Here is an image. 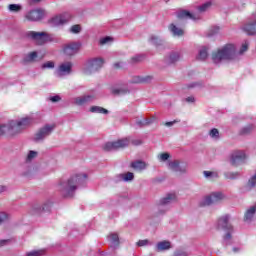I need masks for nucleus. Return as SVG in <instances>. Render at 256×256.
I'll use <instances>...</instances> for the list:
<instances>
[{
	"mask_svg": "<svg viewBox=\"0 0 256 256\" xmlns=\"http://www.w3.org/2000/svg\"><path fill=\"white\" fill-rule=\"evenodd\" d=\"M241 174L239 172H226L224 173L225 179H239Z\"/></svg>",
	"mask_w": 256,
	"mask_h": 256,
	"instance_id": "obj_39",
	"label": "nucleus"
},
{
	"mask_svg": "<svg viewBox=\"0 0 256 256\" xmlns=\"http://www.w3.org/2000/svg\"><path fill=\"white\" fill-rule=\"evenodd\" d=\"M209 135L211 139H219V130L217 128H213L210 130Z\"/></svg>",
	"mask_w": 256,
	"mask_h": 256,
	"instance_id": "obj_46",
	"label": "nucleus"
},
{
	"mask_svg": "<svg viewBox=\"0 0 256 256\" xmlns=\"http://www.w3.org/2000/svg\"><path fill=\"white\" fill-rule=\"evenodd\" d=\"M51 202H46L39 208V211H50L51 210Z\"/></svg>",
	"mask_w": 256,
	"mask_h": 256,
	"instance_id": "obj_50",
	"label": "nucleus"
},
{
	"mask_svg": "<svg viewBox=\"0 0 256 256\" xmlns=\"http://www.w3.org/2000/svg\"><path fill=\"white\" fill-rule=\"evenodd\" d=\"M171 243L167 240L164 241H160L156 244V251H158V253H161L162 251H169V249H171Z\"/></svg>",
	"mask_w": 256,
	"mask_h": 256,
	"instance_id": "obj_23",
	"label": "nucleus"
},
{
	"mask_svg": "<svg viewBox=\"0 0 256 256\" xmlns=\"http://www.w3.org/2000/svg\"><path fill=\"white\" fill-rule=\"evenodd\" d=\"M254 129V126L253 125H247L245 126L244 128H242L241 130V134L242 135H249V133H251V131H253Z\"/></svg>",
	"mask_w": 256,
	"mask_h": 256,
	"instance_id": "obj_45",
	"label": "nucleus"
},
{
	"mask_svg": "<svg viewBox=\"0 0 256 256\" xmlns=\"http://www.w3.org/2000/svg\"><path fill=\"white\" fill-rule=\"evenodd\" d=\"M86 179L87 174H76L71 176L67 181H63L58 185V191L62 197L69 199L75 195L79 185H83Z\"/></svg>",
	"mask_w": 256,
	"mask_h": 256,
	"instance_id": "obj_1",
	"label": "nucleus"
},
{
	"mask_svg": "<svg viewBox=\"0 0 256 256\" xmlns=\"http://www.w3.org/2000/svg\"><path fill=\"white\" fill-rule=\"evenodd\" d=\"M209 57V53L207 52V47L203 46L196 57L198 61H205Z\"/></svg>",
	"mask_w": 256,
	"mask_h": 256,
	"instance_id": "obj_28",
	"label": "nucleus"
},
{
	"mask_svg": "<svg viewBox=\"0 0 256 256\" xmlns=\"http://www.w3.org/2000/svg\"><path fill=\"white\" fill-rule=\"evenodd\" d=\"M69 22V14H60L52 17L48 23L51 27H61V25H65V23Z\"/></svg>",
	"mask_w": 256,
	"mask_h": 256,
	"instance_id": "obj_14",
	"label": "nucleus"
},
{
	"mask_svg": "<svg viewBox=\"0 0 256 256\" xmlns=\"http://www.w3.org/2000/svg\"><path fill=\"white\" fill-rule=\"evenodd\" d=\"M177 17L178 19H192L193 21H197V19L200 18L199 15H194L187 10H182L178 12Z\"/></svg>",
	"mask_w": 256,
	"mask_h": 256,
	"instance_id": "obj_21",
	"label": "nucleus"
},
{
	"mask_svg": "<svg viewBox=\"0 0 256 256\" xmlns=\"http://www.w3.org/2000/svg\"><path fill=\"white\" fill-rule=\"evenodd\" d=\"M219 31H221V28H219V26H213L209 29L208 35L209 37H213L214 35H218Z\"/></svg>",
	"mask_w": 256,
	"mask_h": 256,
	"instance_id": "obj_42",
	"label": "nucleus"
},
{
	"mask_svg": "<svg viewBox=\"0 0 256 256\" xmlns=\"http://www.w3.org/2000/svg\"><path fill=\"white\" fill-rule=\"evenodd\" d=\"M168 169L174 173L184 174L187 173L188 165L186 162L174 160L168 162Z\"/></svg>",
	"mask_w": 256,
	"mask_h": 256,
	"instance_id": "obj_10",
	"label": "nucleus"
},
{
	"mask_svg": "<svg viewBox=\"0 0 256 256\" xmlns=\"http://www.w3.org/2000/svg\"><path fill=\"white\" fill-rule=\"evenodd\" d=\"M37 57L38 55L36 51L30 52L24 56L23 61L24 63H34V61L37 60Z\"/></svg>",
	"mask_w": 256,
	"mask_h": 256,
	"instance_id": "obj_27",
	"label": "nucleus"
},
{
	"mask_svg": "<svg viewBox=\"0 0 256 256\" xmlns=\"http://www.w3.org/2000/svg\"><path fill=\"white\" fill-rule=\"evenodd\" d=\"M153 79L151 76H136L133 78L132 83H150Z\"/></svg>",
	"mask_w": 256,
	"mask_h": 256,
	"instance_id": "obj_30",
	"label": "nucleus"
},
{
	"mask_svg": "<svg viewBox=\"0 0 256 256\" xmlns=\"http://www.w3.org/2000/svg\"><path fill=\"white\" fill-rule=\"evenodd\" d=\"M50 101H52V103H57V102L61 101V97L53 96L50 98Z\"/></svg>",
	"mask_w": 256,
	"mask_h": 256,
	"instance_id": "obj_55",
	"label": "nucleus"
},
{
	"mask_svg": "<svg viewBox=\"0 0 256 256\" xmlns=\"http://www.w3.org/2000/svg\"><path fill=\"white\" fill-rule=\"evenodd\" d=\"M73 69V63L71 61L62 62L56 69L57 77H65L71 75Z\"/></svg>",
	"mask_w": 256,
	"mask_h": 256,
	"instance_id": "obj_12",
	"label": "nucleus"
},
{
	"mask_svg": "<svg viewBox=\"0 0 256 256\" xmlns=\"http://www.w3.org/2000/svg\"><path fill=\"white\" fill-rule=\"evenodd\" d=\"M95 99V96L93 95H84L79 96L73 99L74 105H78L79 107L86 105V103H91Z\"/></svg>",
	"mask_w": 256,
	"mask_h": 256,
	"instance_id": "obj_19",
	"label": "nucleus"
},
{
	"mask_svg": "<svg viewBox=\"0 0 256 256\" xmlns=\"http://www.w3.org/2000/svg\"><path fill=\"white\" fill-rule=\"evenodd\" d=\"M33 173H35V167H31L29 169V171L28 172H24L23 175H24V177H31V175H33Z\"/></svg>",
	"mask_w": 256,
	"mask_h": 256,
	"instance_id": "obj_52",
	"label": "nucleus"
},
{
	"mask_svg": "<svg viewBox=\"0 0 256 256\" xmlns=\"http://www.w3.org/2000/svg\"><path fill=\"white\" fill-rule=\"evenodd\" d=\"M103 59L102 58H92L86 61L84 64L83 72L85 75H93V73H97L101 67H103Z\"/></svg>",
	"mask_w": 256,
	"mask_h": 256,
	"instance_id": "obj_6",
	"label": "nucleus"
},
{
	"mask_svg": "<svg viewBox=\"0 0 256 256\" xmlns=\"http://www.w3.org/2000/svg\"><path fill=\"white\" fill-rule=\"evenodd\" d=\"M27 37H30V39L36 41L38 45H45V43H48V41H53V35L47 32L29 31L27 33Z\"/></svg>",
	"mask_w": 256,
	"mask_h": 256,
	"instance_id": "obj_8",
	"label": "nucleus"
},
{
	"mask_svg": "<svg viewBox=\"0 0 256 256\" xmlns=\"http://www.w3.org/2000/svg\"><path fill=\"white\" fill-rule=\"evenodd\" d=\"M70 33H74V34L81 33V26L79 24L73 25L70 28Z\"/></svg>",
	"mask_w": 256,
	"mask_h": 256,
	"instance_id": "obj_47",
	"label": "nucleus"
},
{
	"mask_svg": "<svg viewBox=\"0 0 256 256\" xmlns=\"http://www.w3.org/2000/svg\"><path fill=\"white\" fill-rule=\"evenodd\" d=\"M248 49H249V42L248 41L243 42L240 50L237 52V57H239V55H243L244 53H246Z\"/></svg>",
	"mask_w": 256,
	"mask_h": 256,
	"instance_id": "obj_37",
	"label": "nucleus"
},
{
	"mask_svg": "<svg viewBox=\"0 0 256 256\" xmlns=\"http://www.w3.org/2000/svg\"><path fill=\"white\" fill-rule=\"evenodd\" d=\"M203 175L206 179H217V177H219V174L217 172L212 171H204Z\"/></svg>",
	"mask_w": 256,
	"mask_h": 256,
	"instance_id": "obj_38",
	"label": "nucleus"
},
{
	"mask_svg": "<svg viewBox=\"0 0 256 256\" xmlns=\"http://www.w3.org/2000/svg\"><path fill=\"white\" fill-rule=\"evenodd\" d=\"M41 0H32V3H39Z\"/></svg>",
	"mask_w": 256,
	"mask_h": 256,
	"instance_id": "obj_62",
	"label": "nucleus"
},
{
	"mask_svg": "<svg viewBox=\"0 0 256 256\" xmlns=\"http://www.w3.org/2000/svg\"><path fill=\"white\" fill-rule=\"evenodd\" d=\"M5 133H8V135H11L10 122H8L7 124L0 125V137H1V135H5Z\"/></svg>",
	"mask_w": 256,
	"mask_h": 256,
	"instance_id": "obj_33",
	"label": "nucleus"
},
{
	"mask_svg": "<svg viewBox=\"0 0 256 256\" xmlns=\"http://www.w3.org/2000/svg\"><path fill=\"white\" fill-rule=\"evenodd\" d=\"M22 6L19 5V4H10L8 6V10L11 12V13H19V11H21Z\"/></svg>",
	"mask_w": 256,
	"mask_h": 256,
	"instance_id": "obj_36",
	"label": "nucleus"
},
{
	"mask_svg": "<svg viewBox=\"0 0 256 256\" xmlns=\"http://www.w3.org/2000/svg\"><path fill=\"white\" fill-rule=\"evenodd\" d=\"M143 59H145L144 55L137 54L130 59V63H139V61H143Z\"/></svg>",
	"mask_w": 256,
	"mask_h": 256,
	"instance_id": "obj_44",
	"label": "nucleus"
},
{
	"mask_svg": "<svg viewBox=\"0 0 256 256\" xmlns=\"http://www.w3.org/2000/svg\"><path fill=\"white\" fill-rule=\"evenodd\" d=\"M45 255V249L32 250L26 253V256H43Z\"/></svg>",
	"mask_w": 256,
	"mask_h": 256,
	"instance_id": "obj_40",
	"label": "nucleus"
},
{
	"mask_svg": "<svg viewBox=\"0 0 256 256\" xmlns=\"http://www.w3.org/2000/svg\"><path fill=\"white\" fill-rule=\"evenodd\" d=\"M80 49L81 42H70L63 47L64 54H66L68 57H73V55H77Z\"/></svg>",
	"mask_w": 256,
	"mask_h": 256,
	"instance_id": "obj_13",
	"label": "nucleus"
},
{
	"mask_svg": "<svg viewBox=\"0 0 256 256\" xmlns=\"http://www.w3.org/2000/svg\"><path fill=\"white\" fill-rule=\"evenodd\" d=\"M90 113H99L101 115H108L109 110H107L101 106H92V107H90Z\"/></svg>",
	"mask_w": 256,
	"mask_h": 256,
	"instance_id": "obj_29",
	"label": "nucleus"
},
{
	"mask_svg": "<svg viewBox=\"0 0 256 256\" xmlns=\"http://www.w3.org/2000/svg\"><path fill=\"white\" fill-rule=\"evenodd\" d=\"M55 131V124H46L43 127H41L34 135V141L36 143H41V141H45L51 133Z\"/></svg>",
	"mask_w": 256,
	"mask_h": 256,
	"instance_id": "obj_7",
	"label": "nucleus"
},
{
	"mask_svg": "<svg viewBox=\"0 0 256 256\" xmlns=\"http://www.w3.org/2000/svg\"><path fill=\"white\" fill-rule=\"evenodd\" d=\"M111 41H113V38L106 36L104 38H101L99 43L100 45H107V43H111Z\"/></svg>",
	"mask_w": 256,
	"mask_h": 256,
	"instance_id": "obj_48",
	"label": "nucleus"
},
{
	"mask_svg": "<svg viewBox=\"0 0 256 256\" xmlns=\"http://www.w3.org/2000/svg\"><path fill=\"white\" fill-rule=\"evenodd\" d=\"M32 123H35V118L33 116H27L18 121L11 120L10 121L11 135H19V133H23V131H25L27 127H31Z\"/></svg>",
	"mask_w": 256,
	"mask_h": 256,
	"instance_id": "obj_4",
	"label": "nucleus"
},
{
	"mask_svg": "<svg viewBox=\"0 0 256 256\" xmlns=\"http://www.w3.org/2000/svg\"><path fill=\"white\" fill-rule=\"evenodd\" d=\"M245 159H247L245 152L237 150L231 154L230 163L231 165H234V167H239V165H243V163H245Z\"/></svg>",
	"mask_w": 256,
	"mask_h": 256,
	"instance_id": "obj_11",
	"label": "nucleus"
},
{
	"mask_svg": "<svg viewBox=\"0 0 256 256\" xmlns=\"http://www.w3.org/2000/svg\"><path fill=\"white\" fill-rule=\"evenodd\" d=\"M149 42L151 43V45H154L155 47H162V45H165V41L159 38V36H155V35L150 36Z\"/></svg>",
	"mask_w": 256,
	"mask_h": 256,
	"instance_id": "obj_25",
	"label": "nucleus"
},
{
	"mask_svg": "<svg viewBox=\"0 0 256 256\" xmlns=\"http://www.w3.org/2000/svg\"><path fill=\"white\" fill-rule=\"evenodd\" d=\"M41 69H43V70H45V69H55V62H53V61L44 62L41 65Z\"/></svg>",
	"mask_w": 256,
	"mask_h": 256,
	"instance_id": "obj_43",
	"label": "nucleus"
},
{
	"mask_svg": "<svg viewBox=\"0 0 256 256\" xmlns=\"http://www.w3.org/2000/svg\"><path fill=\"white\" fill-rule=\"evenodd\" d=\"M45 17V10L35 9L26 14L28 21H41Z\"/></svg>",
	"mask_w": 256,
	"mask_h": 256,
	"instance_id": "obj_16",
	"label": "nucleus"
},
{
	"mask_svg": "<svg viewBox=\"0 0 256 256\" xmlns=\"http://www.w3.org/2000/svg\"><path fill=\"white\" fill-rule=\"evenodd\" d=\"M174 123H177V121H170V122H166L164 125L165 127H173Z\"/></svg>",
	"mask_w": 256,
	"mask_h": 256,
	"instance_id": "obj_57",
	"label": "nucleus"
},
{
	"mask_svg": "<svg viewBox=\"0 0 256 256\" xmlns=\"http://www.w3.org/2000/svg\"><path fill=\"white\" fill-rule=\"evenodd\" d=\"M186 103H195V96H188L185 98Z\"/></svg>",
	"mask_w": 256,
	"mask_h": 256,
	"instance_id": "obj_53",
	"label": "nucleus"
},
{
	"mask_svg": "<svg viewBox=\"0 0 256 256\" xmlns=\"http://www.w3.org/2000/svg\"><path fill=\"white\" fill-rule=\"evenodd\" d=\"M234 253H237L239 251V248H233Z\"/></svg>",
	"mask_w": 256,
	"mask_h": 256,
	"instance_id": "obj_61",
	"label": "nucleus"
},
{
	"mask_svg": "<svg viewBox=\"0 0 256 256\" xmlns=\"http://www.w3.org/2000/svg\"><path fill=\"white\" fill-rule=\"evenodd\" d=\"M168 29L172 33V35H174V37H183L185 33L183 29L177 27L175 24H170Z\"/></svg>",
	"mask_w": 256,
	"mask_h": 256,
	"instance_id": "obj_24",
	"label": "nucleus"
},
{
	"mask_svg": "<svg viewBox=\"0 0 256 256\" xmlns=\"http://www.w3.org/2000/svg\"><path fill=\"white\" fill-rule=\"evenodd\" d=\"M229 219V215H225L220 217L217 222L218 229H223V231H226L223 238L224 245H230L232 239L231 233H233V226L231 223H229Z\"/></svg>",
	"mask_w": 256,
	"mask_h": 256,
	"instance_id": "obj_5",
	"label": "nucleus"
},
{
	"mask_svg": "<svg viewBox=\"0 0 256 256\" xmlns=\"http://www.w3.org/2000/svg\"><path fill=\"white\" fill-rule=\"evenodd\" d=\"M37 155H39V152L30 150L26 156V163H31V161L37 159Z\"/></svg>",
	"mask_w": 256,
	"mask_h": 256,
	"instance_id": "obj_35",
	"label": "nucleus"
},
{
	"mask_svg": "<svg viewBox=\"0 0 256 256\" xmlns=\"http://www.w3.org/2000/svg\"><path fill=\"white\" fill-rule=\"evenodd\" d=\"M114 67H116V69H119V67H121V62H117L114 64Z\"/></svg>",
	"mask_w": 256,
	"mask_h": 256,
	"instance_id": "obj_60",
	"label": "nucleus"
},
{
	"mask_svg": "<svg viewBox=\"0 0 256 256\" xmlns=\"http://www.w3.org/2000/svg\"><path fill=\"white\" fill-rule=\"evenodd\" d=\"M118 178L119 181H133V179H135V175L133 174V172H127L124 174H120Z\"/></svg>",
	"mask_w": 256,
	"mask_h": 256,
	"instance_id": "obj_31",
	"label": "nucleus"
},
{
	"mask_svg": "<svg viewBox=\"0 0 256 256\" xmlns=\"http://www.w3.org/2000/svg\"><path fill=\"white\" fill-rule=\"evenodd\" d=\"M174 256H189L185 251H177Z\"/></svg>",
	"mask_w": 256,
	"mask_h": 256,
	"instance_id": "obj_56",
	"label": "nucleus"
},
{
	"mask_svg": "<svg viewBox=\"0 0 256 256\" xmlns=\"http://www.w3.org/2000/svg\"><path fill=\"white\" fill-rule=\"evenodd\" d=\"M210 7H211V3L207 2V3L203 4L202 6H199L198 11L200 13H204V11H206Z\"/></svg>",
	"mask_w": 256,
	"mask_h": 256,
	"instance_id": "obj_49",
	"label": "nucleus"
},
{
	"mask_svg": "<svg viewBox=\"0 0 256 256\" xmlns=\"http://www.w3.org/2000/svg\"><path fill=\"white\" fill-rule=\"evenodd\" d=\"M242 29L248 35H256V20L245 24Z\"/></svg>",
	"mask_w": 256,
	"mask_h": 256,
	"instance_id": "obj_22",
	"label": "nucleus"
},
{
	"mask_svg": "<svg viewBox=\"0 0 256 256\" xmlns=\"http://www.w3.org/2000/svg\"><path fill=\"white\" fill-rule=\"evenodd\" d=\"M108 239L111 243V247H113L114 249L119 247V234L112 233L109 235Z\"/></svg>",
	"mask_w": 256,
	"mask_h": 256,
	"instance_id": "obj_26",
	"label": "nucleus"
},
{
	"mask_svg": "<svg viewBox=\"0 0 256 256\" xmlns=\"http://www.w3.org/2000/svg\"><path fill=\"white\" fill-rule=\"evenodd\" d=\"M256 216V204L249 206L244 212V221L245 223H253Z\"/></svg>",
	"mask_w": 256,
	"mask_h": 256,
	"instance_id": "obj_17",
	"label": "nucleus"
},
{
	"mask_svg": "<svg viewBox=\"0 0 256 256\" xmlns=\"http://www.w3.org/2000/svg\"><path fill=\"white\" fill-rule=\"evenodd\" d=\"M3 221H7V215L5 212H0V223H3Z\"/></svg>",
	"mask_w": 256,
	"mask_h": 256,
	"instance_id": "obj_54",
	"label": "nucleus"
},
{
	"mask_svg": "<svg viewBox=\"0 0 256 256\" xmlns=\"http://www.w3.org/2000/svg\"><path fill=\"white\" fill-rule=\"evenodd\" d=\"M111 92L113 93V95H127V93H129V90L127 88H112Z\"/></svg>",
	"mask_w": 256,
	"mask_h": 256,
	"instance_id": "obj_34",
	"label": "nucleus"
},
{
	"mask_svg": "<svg viewBox=\"0 0 256 256\" xmlns=\"http://www.w3.org/2000/svg\"><path fill=\"white\" fill-rule=\"evenodd\" d=\"M155 121V118H143L142 120H136V125L138 127H145V125H151Z\"/></svg>",
	"mask_w": 256,
	"mask_h": 256,
	"instance_id": "obj_32",
	"label": "nucleus"
},
{
	"mask_svg": "<svg viewBox=\"0 0 256 256\" xmlns=\"http://www.w3.org/2000/svg\"><path fill=\"white\" fill-rule=\"evenodd\" d=\"M6 243H9V240H0V247H3Z\"/></svg>",
	"mask_w": 256,
	"mask_h": 256,
	"instance_id": "obj_58",
	"label": "nucleus"
},
{
	"mask_svg": "<svg viewBox=\"0 0 256 256\" xmlns=\"http://www.w3.org/2000/svg\"><path fill=\"white\" fill-rule=\"evenodd\" d=\"M182 55L179 51H172L170 54L165 56L164 61L167 65H173V63H177L179 59H181Z\"/></svg>",
	"mask_w": 256,
	"mask_h": 256,
	"instance_id": "obj_18",
	"label": "nucleus"
},
{
	"mask_svg": "<svg viewBox=\"0 0 256 256\" xmlns=\"http://www.w3.org/2000/svg\"><path fill=\"white\" fill-rule=\"evenodd\" d=\"M5 191H7V187H5V186H0V193H3V192H5Z\"/></svg>",
	"mask_w": 256,
	"mask_h": 256,
	"instance_id": "obj_59",
	"label": "nucleus"
},
{
	"mask_svg": "<svg viewBox=\"0 0 256 256\" xmlns=\"http://www.w3.org/2000/svg\"><path fill=\"white\" fill-rule=\"evenodd\" d=\"M149 244V240H139L138 242H137V246L138 247H145V246H147Z\"/></svg>",
	"mask_w": 256,
	"mask_h": 256,
	"instance_id": "obj_51",
	"label": "nucleus"
},
{
	"mask_svg": "<svg viewBox=\"0 0 256 256\" xmlns=\"http://www.w3.org/2000/svg\"><path fill=\"white\" fill-rule=\"evenodd\" d=\"M177 201V195L175 193H169L165 197L159 200L158 202V213L159 215H163V213H167V206L171 205V203H175Z\"/></svg>",
	"mask_w": 256,
	"mask_h": 256,
	"instance_id": "obj_9",
	"label": "nucleus"
},
{
	"mask_svg": "<svg viewBox=\"0 0 256 256\" xmlns=\"http://www.w3.org/2000/svg\"><path fill=\"white\" fill-rule=\"evenodd\" d=\"M233 59H237V48L233 44H226L212 53V60L216 64L222 61H233Z\"/></svg>",
	"mask_w": 256,
	"mask_h": 256,
	"instance_id": "obj_2",
	"label": "nucleus"
},
{
	"mask_svg": "<svg viewBox=\"0 0 256 256\" xmlns=\"http://www.w3.org/2000/svg\"><path fill=\"white\" fill-rule=\"evenodd\" d=\"M129 145H134L137 147L139 145H143V141L141 139L128 137L114 142H108L104 145L103 149L104 151H117L119 149H125V147H129Z\"/></svg>",
	"mask_w": 256,
	"mask_h": 256,
	"instance_id": "obj_3",
	"label": "nucleus"
},
{
	"mask_svg": "<svg viewBox=\"0 0 256 256\" xmlns=\"http://www.w3.org/2000/svg\"><path fill=\"white\" fill-rule=\"evenodd\" d=\"M225 199V195L221 192H214L204 198V205H213L215 203H219V201H223Z\"/></svg>",
	"mask_w": 256,
	"mask_h": 256,
	"instance_id": "obj_15",
	"label": "nucleus"
},
{
	"mask_svg": "<svg viewBox=\"0 0 256 256\" xmlns=\"http://www.w3.org/2000/svg\"><path fill=\"white\" fill-rule=\"evenodd\" d=\"M169 157H171V155L165 152V153L158 154L157 159L158 161H160V163H165V161L169 160Z\"/></svg>",
	"mask_w": 256,
	"mask_h": 256,
	"instance_id": "obj_41",
	"label": "nucleus"
},
{
	"mask_svg": "<svg viewBox=\"0 0 256 256\" xmlns=\"http://www.w3.org/2000/svg\"><path fill=\"white\" fill-rule=\"evenodd\" d=\"M130 166L135 171H145L149 167V164H147L145 161L142 160H136L131 162Z\"/></svg>",
	"mask_w": 256,
	"mask_h": 256,
	"instance_id": "obj_20",
	"label": "nucleus"
}]
</instances>
